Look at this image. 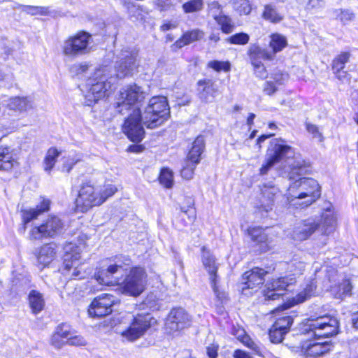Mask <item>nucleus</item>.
Masks as SVG:
<instances>
[{
    "label": "nucleus",
    "instance_id": "1",
    "mask_svg": "<svg viewBox=\"0 0 358 358\" xmlns=\"http://www.w3.org/2000/svg\"><path fill=\"white\" fill-rule=\"evenodd\" d=\"M301 331L308 338L301 343L300 355L305 358H318L330 350L329 344L320 341L321 338L337 334L338 322L328 315L309 318L301 324Z\"/></svg>",
    "mask_w": 358,
    "mask_h": 358
},
{
    "label": "nucleus",
    "instance_id": "2",
    "mask_svg": "<svg viewBox=\"0 0 358 358\" xmlns=\"http://www.w3.org/2000/svg\"><path fill=\"white\" fill-rule=\"evenodd\" d=\"M290 170H285L289 180H294L289 185L285 196L290 207L306 208L314 203L320 196L318 182L309 178L301 177L306 173L305 162L301 155L293 162H288Z\"/></svg>",
    "mask_w": 358,
    "mask_h": 358
},
{
    "label": "nucleus",
    "instance_id": "3",
    "mask_svg": "<svg viewBox=\"0 0 358 358\" xmlns=\"http://www.w3.org/2000/svg\"><path fill=\"white\" fill-rule=\"evenodd\" d=\"M336 222V215L331 209V205L329 204L322 213L320 220L310 217L298 222L293 229L292 238L298 241H305L319 229L324 235L322 245H325L327 240V235L334 230Z\"/></svg>",
    "mask_w": 358,
    "mask_h": 358
},
{
    "label": "nucleus",
    "instance_id": "4",
    "mask_svg": "<svg viewBox=\"0 0 358 358\" xmlns=\"http://www.w3.org/2000/svg\"><path fill=\"white\" fill-rule=\"evenodd\" d=\"M116 192V187L110 183L103 185H95L91 182L84 183L76 199V211L87 212L92 208L101 205Z\"/></svg>",
    "mask_w": 358,
    "mask_h": 358
},
{
    "label": "nucleus",
    "instance_id": "5",
    "mask_svg": "<svg viewBox=\"0 0 358 358\" xmlns=\"http://www.w3.org/2000/svg\"><path fill=\"white\" fill-rule=\"evenodd\" d=\"M315 274L325 273V277L330 283L328 290L334 298L343 299L351 295L352 285L350 278L345 275H338L336 268L327 263L320 266L319 262L313 264Z\"/></svg>",
    "mask_w": 358,
    "mask_h": 358
},
{
    "label": "nucleus",
    "instance_id": "6",
    "mask_svg": "<svg viewBox=\"0 0 358 358\" xmlns=\"http://www.w3.org/2000/svg\"><path fill=\"white\" fill-rule=\"evenodd\" d=\"M114 78L110 73L108 66H101L95 69L93 75L86 83L87 99L92 102L105 97L111 87Z\"/></svg>",
    "mask_w": 358,
    "mask_h": 358
},
{
    "label": "nucleus",
    "instance_id": "7",
    "mask_svg": "<svg viewBox=\"0 0 358 358\" xmlns=\"http://www.w3.org/2000/svg\"><path fill=\"white\" fill-rule=\"evenodd\" d=\"M156 324V319L150 314H138L132 319L129 325L118 327L116 331L123 341L132 343L143 337Z\"/></svg>",
    "mask_w": 358,
    "mask_h": 358
},
{
    "label": "nucleus",
    "instance_id": "8",
    "mask_svg": "<svg viewBox=\"0 0 358 358\" xmlns=\"http://www.w3.org/2000/svg\"><path fill=\"white\" fill-rule=\"evenodd\" d=\"M293 148L286 143L281 138H275L270 142L266 152V162L259 170L262 176L266 175L269 169L276 163L282 160H291L293 162L297 157Z\"/></svg>",
    "mask_w": 358,
    "mask_h": 358
},
{
    "label": "nucleus",
    "instance_id": "9",
    "mask_svg": "<svg viewBox=\"0 0 358 358\" xmlns=\"http://www.w3.org/2000/svg\"><path fill=\"white\" fill-rule=\"evenodd\" d=\"M289 274L286 276L273 279L266 285L264 291L266 299L275 300L283 294L287 287L296 281V276L302 274L305 268V264L301 262H295L289 264Z\"/></svg>",
    "mask_w": 358,
    "mask_h": 358
},
{
    "label": "nucleus",
    "instance_id": "10",
    "mask_svg": "<svg viewBox=\"0 0 358 358\" xmlns=\"http://www.w3.org/2000/svg\"><path fill=\"white\" fill-rule=\"evenodd\" d=\"M169 108L165 96H153L150 99L143 112V124L148 129H155L167 120Z\"/></svg>",
    "mask_w": 358,
    "mask_h": 358
},
{
    "label": "nucleus",
    "instance_id": "11",
    "mask_svg": "<svg viewBox=\"0 0 358 358\" xmlns=\"http://www.w3.org/2000/svg\"><path fill=\"white\" fill-rule=\"evenodd\" d=\"M85 248L84 243H68L64 247V255L62 273L69 278H83L81 273V252Z\"/></svg>",
    "mask_w": 358,
    "mask_h": 358
},
{
    "label": "nucleus",
    "instance_id": "12",
    "mask_svg": "<svg viewBox=\"0 0 358 358\" xmlns=\"http://www.w3.org/2000/svg\"><path fill=\"white\" fill-rule=\"evenodd\" d=\"M92 36L85 31H79L67 38L62 44L63 54L70 58L87 55L91 51Z\"/></svg>",
    "mask_w": 358,
    "mask_h": 358
},
{
    "label": "nucleus",
    "instance_id": "13",
    "mask_svg": "<svg viewBox=\"0 0 358 358\" xmlns=\"http://www.w3.org/2000/svg\"><path fill=\"white\" fill-rule=\"evenodd\" d=\"M145 98V93L140 86L136 84L126 85L120 90L116 108L120 113L132 111L134 108H139L138 103Z\"/></svg>",
    "mask_w": 358,
    "mask_h": 358
},
{
    "label": "nucleus",
    "instance_id": "14",
    "mask_svg": "<svg viewBox=\"0 0 358 358\" xmlns=\"http://www.w3.org/2000/svg\"><path fill=\"white\" fill-rule=\"evenodd\" d=\"M64 227V222L59 217L49 216L40 226L32 228L29 236L34 240L54 238L62 233Z\"/></svg>",
    "mask_w": 358,
    "mask_h": 358
},
{
    "label": "nucleus",
    "instance_id": "15",
    "mask_svg": "<svg viewBox=\"0 0 358 358\" xmlns=\"http://www.w3.org/2000/svg\"><path fill=\"white\" fill-rule=\"evenodd\" d=\"M143 115L139 108H134L125 119L122 126L123 132L134 142H140L144 137L143 127Z\"/></svg>",
    "mask_w": 358,
    "mask_h": 358
},
{
    "label": "nucleus",
    "instance_id": "16",
    "mask_svg": "<svg viewBox=\"0 0 358 358\" xmlns=\"http://www.w3.org/2000/svg\"><path fill=\"white\" fill-rule=\"evenodd\" d=\"M145 277L143 268H132L122 283V292L134 296L140 295L145 289Z\"/></svg>",
    "mask_w": 358,
    "mask_h": 358
},
{
    "label": "nucleus",
    "instance_id": "17",
    "mask_svg": "<svg viewBox=\"0 0 358 358\" xmlns=\"http://www.w3.org/2000/svg\"><path fill=\"white\" fill-rule=\"evenodd\" d=\"M201 259L203 265L208 273L210 282L215 296L220 300H222L224 298L225 294L224 292L220 291L217 285L219 282L218 276L217 275L218 264L216 263L215 257L209 250H206L203 247L202 248Z\"/></svg>",
    "mask_w": 358,
    "mask_h": 358
},
{
    "label": "nucleus",
    "instance_id": "18",
    "mask_svg": "<svg viewBox=\"0 0 358 358\" xmlns=\"http://www.w3.org/2000/svg\"><path fill=\"white\" fill-rule=\"evenodd\" d=\"M192 318L182 308H173L169 313L165 323L166 329L170 333L180 331L191 325Z\"/></svg>",
    "mask_w": 358,
    "mask_h": 358
},
{
    "label": "nucleus",
    "instance_id": "19",
    "mask_svg": "<svg viewBox=\"0 0 358 358\" xmlns=\"http://www.w3.org/2000/svg\"><path fill=\"white\" fill-rule=\"evenodd\" d=\"M115 301L116 298L111 294H101L94 298L90 303L88 314L92 317L106 316L112 313V307Z\"/></svg>",
    "mask_w": 358,
    "mask_h": 358
},
{
    "label": "nucleus",
    "instance_id": "20",
    "mask_svg": "<svg viewBox=\"0 0 358 358\" xmlns=\"http://www.w3.org/2000/svg\"><path fill=\"white\" fill-rule=\"evenodd\" d=\"M138 65L136 52L129 50L122 51L120 60L115 65L116 77L123 78L132 74Z\"/></svg>",
    "mask_w": 358,
    "mask_h": 358
},
{
    "label": "nucleus",
    "instance_id": "21",
    "mask_svg": "<svg viewBox=\"0 0 358 358\" xmlns=\"http://www.w3.org/2000/svg\"><path fill=\"white\" fill-rule=\"evenodd\" d=\"M316 282L315 280L307 281L299 289L295 296L288 301L283 306L278 307L274 310L275 313L286 310L293 306L301 303L314 296L316 293Z\"/></svg>",
    "mask_w": 358,
    "mask_h": 358
},
{
    "label": "nucleus",
    "instance_id": "22",
    "mask_svg": "<svg viewBox=\"0 0 358 358\" xmlns=\"http://www.w3.org/2000/svg\"><path fill=\"white\" fill-rule=\"evenodd\" d=\"M260 190L261 197L257 208L262 211L268 212L272 210L275 199L280 195V191L271 182L263 184L260 187Z\"/></svg>",
    "mask_w": 358,
    "mask_h": 358
},
{
    "label": "nucleus",
    "instance_id": "23",
    "mask_svg": "<svg viewBox=\"0 0 358 358\" xmlns=\"http://www.w3.org/2000/svg\"><path fill=\"white\" fill-rule=\"evenodd\" d=\"M267 273L264 269L255 267L245 272L242 276V292L248 294V289L257 290L264 281V276Z\"/></svg>",
    "mask_w": 358,
    "mask_h": 358
},
{
    "label": "nucleus",
    "instance_id": "24",
    "mask_svg": "<svg viewBox=\"0 0 358 358\" xmlns=\"http://www.w3.org/2000/svg\"><path fill=\"white\" fill-rule=\"evenodd\" d=\"M58 246L53 243L44 244L36 250L34 255L37 261V266L43 269L48 266L57 257Z\"/></svg>",
    "mask_w": 358,
    "mask_h": 358
},
{
    "label": "nucleus",
    "instance_id": "25",
    "mask_svg": "<svg viewBox=\"0 0 358 358\" xmlns=\"http://www.w3.org/2000/svg\"><path fill=\"white\" fill-rule=\"evenodd\" d=\"M197 90L199 99L205 103L213 102L216 97L218 88L214 81L210 79L199 80Z\"/></svg>",
    "mask_w": 358,
    "mask_h": 358
},
{
    "label": "nucleus",
    "instance_id": "26",
    "mask_svg": "<svg viewBox=\"0 0 358 358\" xmlns=\"http://www.w3.org/2000/svg\"><path fill=\"white\" fill-rule=\"evenodd\" d=\"M122 270H124L123 266L122 264L120 263L119 259H117L114 264L108 265L106 271H99L95 275V279L100 285H103L110 286L118 285V280L113 279L111 275L118 272L120 273Z\"/></svg>",
    "mask_w": 358,
    "mask_h": 358
},
{
    "label": "nucleus",
    "instance_id": "27",
    "mask_svg": "<svg viewBox=\"0 0 358 358\" xmlns=\"http://www.w3.org/2000/svg\"><path fill=\"white\" fill-rule=\"evenodd\" d=\"M50 206V201L46 198H41V202L36 206V208H31L22 210V218L24 224H27L31 220L36 219L41 213L49 210Z\"/></svg>",
    "mask_w": 358,
    "mask_h": 358
},
{
    "label": "nucleus",
    "instance_id": "28",
    "mask_svg": "<svg viewBox=\"0 0 358 358\" xmlns=\"http://www.w3.org/2000/svg\"><path fill=\"white\" fill-rule=\"evenodd\" d=\"M248 55L251 63L274 59L273 52L256 43L250 45L248 50Z\"/></svg>",
    "mask_w": 358,
    "mask_h": 358
},
{
    "label": "nucleus",
    "instance_id": "29",
    "mask_svg": "<svg viewBox=\"0 0 358 358\" xmlns=\"http://www.w3.org/2000/svg\"><path fill=\"white\" fill-rule=\"evenodd\" d=\"M17 164L13 150L8 147H0V171H8Z\"/></svg>",
    "mask_w": 358,
    "mask_h": 358
},
{
    "label": "nucleus",
    "instance_id": "30",
    "mask_svg": "<svg viewBox=\"0 0 358 358\" xmlns=\"http://www.w3.org/2000/svg\"><path fill=\"white\" fill-rule=\"evenodd\" d=\"M29 306L34 314H38L45 307V299L43 295L37 290H31L28 294Z\"/></svg>",
    "mask_w": 358,
    "mask_h": 358
},
{
    "label": "nucleus",
    "instance_id": "31",
    "mask_svg": "<svg viewBox=\"0 0 358 358\" xmlns=\"http://www.w3.org/2000/svg\"><path fill=\"white\" fill-rule=\"evenodd\" d=\"M203 36L204 33L200 29H194L190 31H187L180 39L175 42L173 45L178 48H181L186 45L201 39Z\"/></svg>",
    "mask_w": 358,
    "mask_h": 358
},
{
    "label": "nucleus",
    "instance_id": "32",
    "mask_svg": "<svg viewBox=\"0 0 358 358\" xmlns=\"http://www.w3.org/2000/svg\"><path fill=\"white\" fill-rule=\"evenodd\" d=\"M204 147L205 143L203 137L198 136L193 142L192 147L187 155V159L194 164H199Z\"/></svg>",
    "mask_w": 358,
    "mask_h": 358
},
{
    "label": "nucleus",
    "instance_id": "33",
    "mask_svg": "<svg viewBox=\"0 0 358 358\" xmlns=\"http://www.w3.org/2000/svg\"><path fill=\"white\" fill-rule=\"evenodd\" d=\"M288 45L286 36L278 33H274L270 35L269 47L271 50V52L273 53V58L275 54L281 52Z\"/></svg>",
    "mask_w": 358,
    "mask_h": 358
},
{
    "label": "nucleus",
    "instance_id": "34",
    "mask_svg": "<svg viewBox=\"0 0 358 358\" xmlns=\"http://www.w3.org/2000/svg\"><path fill=\"white\" fill-rule=\"evenodd\" d=\"M62 154V150L55 147L50 148L43 162V170L50 173L53 169L58 157Z\"/></svg>",
    "mask_w": 358,
    "mask_h": 358
},
{
    "label": "nucleus",
    "instance_id": "35",
    "mask_svg": "<svg viewBox=\"0 0 358 358\" xmlns=\"http://www.w3.org/2000/svg\"><path fill=\"white\" fill-rule=\"evenodd\" d=\"M233 334L245 345L253 350L257 354L260 353L259 346L255 343L250 337L246 334L245 331L241 327L233 329Z\"/></svg>",
    "mask_w": 358,
    "mask_h": 358
},
{
    "label": "nucleus",
    "instance_id": "36",
    "mask_svg": "<svg viewBox=\"0 0 358 358\" xmlns=\"http://www.w3.org/2000/svg\"><path fill=\"white\" fill-rule=\"evenodd\" d=\"M262 17L264 20L272 23H278L284 18V15L271 5L265 6Z\"/></svg>",
    "mask_w": 358,
    "mask_h": 358
},
{
    "label": "nucleus",
    "instance_id": "37",
    "mask_svg": "<svg viewBox=\"0 0 358 358\" xmlns=\"http://www.w3.org/2000/svg\"><path fill=\"white\" fill-rule=\"evenodd\" d=\"M8 106L15 110L25 111L32 107V103L27 98L13 97L10 99Z\"/></svg>",
    "mask_w": 358,
    "mask_h": 358
},
{
    "label": "nucleus",
    "instance_id": "38",
    "mask_svg": "<svg viewBox=\"0 0 358 358\" xmlns=\"http://www.w3.org/2000/svg\"><path fill=\"white\" fill-rule=\"evenodd\" d=\"M187 206L180 207V216L183 219L184 217H187V220L186 224L192 223L196 218V210L194 208V201L191 198L187 199Z\"/></svg>",
    "mask_w": 358,
    "mask_h": 358
},
{
    "label": "nucleus",
    "instance_id": "39",
    "mask_svg": "<svg viewBox=\"0 0 358 358\" xmlns=\"http://www.w3.org/2000/svg\"><path fill=\"white\" fill-rule=\"evenodd\" d=\"M159 182L166 188H171L173 185V172L167 169L164 168L160 172L159 177Z\"/></svg>",
    "mask_w": 358,
    "mask_h": 358
},
{
    "label": "nucleus",
    "instance_id": "40",
    "mask_svg": "<svg viewBox=\"0 0 358 358\" xmlns=\"http://www.w3.org/2000/svg\"><path fill=\"white\" fill-rule=\"evenodd\" d=\"M248 231V235L251 237L252 240L255 242L264 243L267 241V236L265 233V230L262 227H250Z\"/></svg>",
    "mask_w": 358,
    "mask_h": 358
},
{
    "label": "nucleus",
    "instance_id": "41",
    "mask_svg": "<svg viewBox=\"0 0 358 358\" xmlns=\"http://www.w3.org/2000/svg\"><path fill=\"white\" fill-rule=\"evenodd\" d=\"M350 58L349 52H342L338 55L333 61V70L336 73L341 72L345 67V64Z\"/></svg>",
    "mask_w": 358,
    "mask_h": 358
},
{
    "label": "nucleus",
    "instance_id": "42",
    "mask_svg": "<svg viewBox=\"0 0 358 358\" xmlns=\"http://www.w3.org/2000/svg\"><path fill=\"white\" fill-rule=\"evenodd\" d=\"M334 14L337 20L343 24L352 21L355 18V14L348 9H336Z\"/></svg>",
    "mask_w": 358,
    "mask_h": 358
},
{
    "label": "nucleus",
    "instance_id": "43",
    "mask_svg": "<svg viewBox=\"0 0 358 358\" xmlns=\"http://www.w3.org/2000/svg\"><path fill=\"white\" fill-rule=\"evenodd\" d=\"M293 319L292 317L283 315L282 317L277 319L273 327L275 328L280 329L286 332H288L291 325L292 324Z\"/></svg>",
    "mask_w": 358,
    "mask_h": 358
},
{
    "label": "nucleus",
    "instance_id": "44",
    "mask_svg": "<svg viewBox=\"0 0 358 358\" xmlns=\"http://www.w3.org/2000/svg\"><path fill=\"white\" fill-rule=\"evenodd\" d=\"M203 6V0H190L182 5L185 13L201 10Z\"/></svg>",
    "mask_w": 358,
    "mask_h": 358
},
{
    "label": "nucleus",
    "instance_id": "45",
    "mask_svg": "<svg viewBox=\"0 0 358 358\" xmlns=\"http://www.w3.org/2000/svg\"><path fill=\"white\" fill-rule=\"evenodd\" d=\"M215 20L221 27V29L224 33L228 34L232 31L233 24L231 19L225 15H222L215 18Z\"/></svg>",
    "mask_w": 358,
    "mask_h": 358
},
{
    "label": "nucleus",
    "instance_id": "46",
    "mask_svg": "<svg viewBox=\"0 0 358 358\" xmlns=\"http://www.w3.org/2000/svg\"><path fill=\"white\" fill-rule=\"evenodd\" d=\"M73 331L70 327L64 324H59L55 332V340L57 338H61L64 339L66 341H69V337L72 335Z\"/></svg>",
    "mask_w": 358,
    "mask_h": 358
},
{
    "label": "nucleus",
    "instance_id": "47",
    "mask_svg": "<svg viewBox=\"0 0 358 358\" xmlns=\"http://www.w3.org/2000/svg\"><path fill=\"white\" fill-rule=\"evenodd\" d=\"M232 4L234 8L240 14L248 15L251 11V6L248 0H234Z\"/></svg>",
    "mask_w": 358,
    "mask_h": 358
},
{
    "label": "nucleus",
    "instance_id": "48",
    "mask_svg": "<svg viewBox=\"0 0 358 358\" xmlns=\"http://www.w3.org/2000/svg\"><path fill=\"white\" fill-rule=\"evenodd\" d=\"M287 332L275 328L274 327H272L271 329L269 331V337L271 339V341L274 343H279L282 341L284 338V336Z\"/></svg>",
    "mask_w": 358,
    "mask_h": 358
},
{
    "label": "nucleus",
    "instance_id": "49",
    "mask_svg": "<svg viewBox=\"0 0 358 358\" xmlns=\"http://www.w3.org/2000/svg\"><path fill=\"white\" fill-rule=\"evenodd\" d=\"M197 164H194L187 159L185 165L181 170V176L187 180L192 179L194 176V169Z\"/></svg>",
    "mask_w": 358,
    "mask_h": 358
},
{
    "label": "nucleus",
    "instance_id": "50",
    "mask_svg": "<svg viewBox=\"0 0 358 358\" xmlns=\"http://www.w3.org/2000/svg\"><path fill=\"white\" fill-rule=\"evenodd\" d=\"M270 79L279 87L288 80L289 75L287 73L278 71L271 74Z\"/></svg>",
    "mask_w": 358,
    "mask_h": 358
},
{
    "label": "nucleus",
    "instance_id": "51",
    "mask_svg": "<svg viewBox=\"0 0 358 358\" xmlns=\"http://www.w3.org/2000/svg\"><path fill=\"white\" fill-rule=\"evenodd\" d=\"M208 10L209 15L214 19L222 15V6L217 1H213L208 3Z\"/></svg>",
    "mask_w": 358,
    "mask_h": 358
},
{
    "label": "nucleus",
    "instance_id": "52",
    "mask_svg": "<svg viewBox=\"0 0 358 358\" xmlns=\"http://www.w3.org/2000/svg\"><path fill=\"white\" fill-rule=\"evenodd\" d=\"M80 161V159L76 157H64L62 158V167L61 170L62 171L69 172L72 169L73 166Z\"/></svg>",
    "mask_w": 358,
    "mask_h": 358
},
{
    "label": "nucleus",
    "instance_id": "53",
    "mask_svg": "<svg viewBox=\"0 0 358 358\" xmlns=\"http://www.w3.org/2000/svg\"><path fill=\"white\" fill-rule=\"evenodd\" d=\"M208 66L216 71H228L230 69V64L228 62L210 61Z\"/></svg>",
    "mask_w": 358,
    "mask_h": 358
},
{
    "label": "nucleus",
    "instance_id": "54",
    "mask_svg": "<svg viewBox=\"0 0 358 358\" xmlns=\"http://www.w3.org/2000/svg\"><path fill=\"white\" fill-rule=\"evenodd\" d=\"M249 36L245 33H239L231 36L229 41L232 44L245 45L249 41Z\"/></svg>",
    "mask_w": 358,
    "mask_h": 358
},
{
    "label": "nucleus",
    "instance_id": "55",
    "mask_svg": "<svg viewBox=\"0 0 358 358\" xmlns=\"http://www.w3.org/2000/svg\"><path fill=\"white\" fill-rule=\"evenodd\" d=\"M13 52L10 42L6 39L0 40V57L8 58Z\"/></svg>",
    "mask_w": 358,
    "mask_h": 358
},
{
    "label": "nucleus",
    "instance_id": "56",
    "mask_svg": "<svg viewBox=\"0 0 358 358\" xmlns=\"http://www.w3.org/2000/svg\"><path fill=\"white\" fill-rule=\"evenodd\" d=\"M66 343L70 345L80 347L86 345L87 341L83 336L76 335L73 332L71 337H69V341H66Z\"/></svg>",
    "mask_w": 358,
    "mask_h": 358
},
{
    "label": "nucleus",
    "instance_id": "57",
    "mask_svg": "<svg viewBox=\"0 0 358 358\" xmlns=\"http://www.w3.org/2000/svg\"><path fill=\"white\" fill-rule=\"evenodd\" d=\"M251 64L253 66L255 73L257 77L262 79L266 78L267 72L262 62H252Z\"/></svg>",
    "mask_w": 358,
    "mask_h": 358
},
{
    "label": "nucleus",
    "instance_id": "58",
    "mask_svg": "<svg viewBox=\"0 0 358 358\" xmlns=\"http://www.w3.org/2000/svg\"><path fill=\"white\" fill-rule=\"evenodd\" d=\"M325 0H308L306 9L308 10H318L324 8Z\"/></svg>",
    "mask_w": 358,
    "mask_h": 358
},
{
    "label": "nucleus",
    "instance_id": "59",
    "mask_svg": "<svg viewBox=\"0 0 358 358\" xmlns=\"http://www.w3.org/2000/svg\"><path fill=\"white\" fill-rule=\"evenodd\" d=\"M278 90V87L271 80L264 83L263 86V92L267 95H272Z\"/></svg>",
    "mask_w": 358,
    "mask_h": 358
},
{
    "label": "nucleus",
    "instance_id": "60",
    "mask_svg": "<svg viewBox=\"0 0 358 358\" xmlns=\"http://www.w3.org/2000/svg\"><path fill=\"white\" fill-rule=\"evenodd\" d=\"M25 10L31 15H47L50 13L49 8L47 7L27 6Z\"/></svg>",
    "mask_w": 358,
    "mask_h": 358
},
{
    "label": "nucleus",
    "instance_id": "61",
    "mask_svg": "<svg viewBox=\"0 0 358 358\" xmlns=\"http://www.w3.org/2000/svg\"><path fill=\"white\" fill-rule=\"evenodd\" d=\"M219 345L212 343L206 347V353L209 358H217L218 355Z\"/></svg>",
    "mask_w": 358,
    "mask_h": 358
},
{
    "label": "nucleus",
    "instance_id": "62",
    "mask_svg": "<svg viewBox=\"0 0 358 358\" xmlns=\"http://www.w3.org/2000/svg\"><path fill=\"white\" fill-rule=\"evenodd\" d=\"M88 69V65L86 63L75 64L71 67V71L76 74L85 73Z\"/></svg>",
    "mask_w": 358,
    "mask_h": 358
},
{
    "label": "nucleus",
    "instance_id": "63",
    "mask_svg": "<svg viewBox=\"0 0 358 358\" xmlns=\"http://www.w3.org/2000/svg\"><path fill=\"white\" fill-rule=\"evenodd\" d=\"M50 343H51V345L55 348H57V349H59L61 348L65 343H66V341L63 339V338H57L55 340V333L53 334V335L51 337V341H50Z\"/></svg>",
    "mask_w": 358,
    "mask_h": 358
},
{
    "label": "nucleus",
    "instance_id": "64",
    "mask_svg": "<svg viewBox=\"0 0 358 358\" xmlns=\"http://www.w3.org/2000/svg\"><path fill=\"white\" fill-rule=\"evenodd\" d=\"M178 27V22L176 21L173 22H165L163 24L161 25L160 29L162 31H166L170 29H175Z\"/></svg>",
    "mask_w": 358,
    "mask_h": 358
}]
</instances>
